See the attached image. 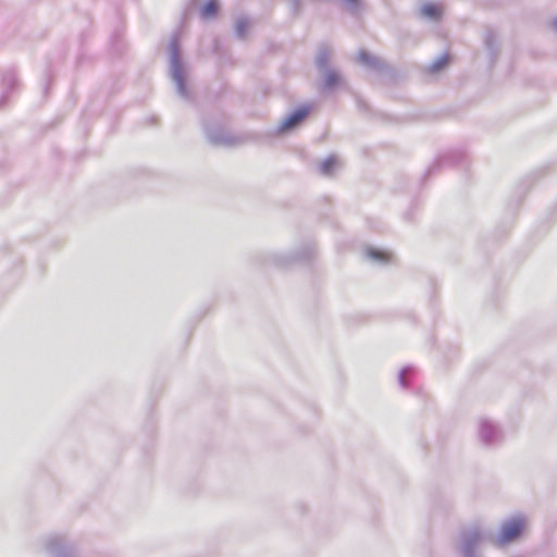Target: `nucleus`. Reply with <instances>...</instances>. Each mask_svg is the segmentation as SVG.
Here are the masks:
<instances>
[{
    "label": "nucleus",
    "instance_id": "f257e3e1",
    "mask_svg": "<svg viewBox=\"0 0 557 557\" xmlns=\"http://www.w3.org/2000/svg\"><path fill=\"white\" fill-rule=\"evenodd\" d=\"M524 523L521 519H515L507 524H505L502 529L500 536H499V543L506 544L508 542L513 541L517 539L523 531Z\"/></svg>",
    "mask_w": 557,
    "mask_h": 557
},
{
    "label": "nucleus",
    "instance_id": "f03ea898",
    "mask_svg": "<svg viewBox=\"0 0 557 557\" xmlns=\"http://www.w3.org/2000/svg\"><path fill=\"white\" fill-rule=\"evenodd\" d=\"M309 108H300L297 111H295L293 114H290L287 119L284 120L283 124L281 125L282 131H287L294 126H296L299 122H301L309 113Z\"/></svg>",
    "mask_w": 557,
    "mask_h": 557
},
{
    "label": "nucleus",
    "instance_id": "7ed1b4c3",
    "mask_svg": "<svg viewBox=\"0 0 557 557\" xmlns=\"http://www.w3.org/2000/svg\"><path fill=\"white\" fill-rule=\"evenodd\" d=\"M421 12L424 16L437 20L443 13V9L436 3H426L422 7Z\"/></svg>",
    "mask_w": 557,
    "mask_h": 557
},
{
    "label": "nucleus",
    "instance_id": "20e7f679",
    "mask_svg": "<svg viewBox=\"0 0 557 557\" xmlns=\"http://www.w3.org/2000/svg\"><path fill=\"white\" fill-rule=\"evenodd\" d=\"M219 3L216 0L208 1L202 8V16L206 18H210L218 13Z\"/></svg>",
    "mask_w": 557,
    "mask_h": 557
},
{
    "label": "nucleus",
    "instance_id": "39448f33",
    "mask_svg": "<svg viewBox=\"0 0 557 557\" xmlns=\"http://www.w3.org/2000/svg\"><path fill=\"white\" fill-rule=\"evenodd\" d=\"M336 165H337L336 158L330 157V158L325 159L320 164V172L325 174V175H329V174H331L333 172V170L335 169Z\"/></svg>",
    "mask_w": 557,
    "mask_h": 557
},
{
    "label": "nucleus",
    "instance_id": "423d86ee",
    "mask_svg": "<svg viewBox=\"0 0 557 557\" xmlns=\"http://www.w3.org/2000/svg\"><path fill=\"white\" fill-rule=\"evenodd\" d=\"M449 61L450 60H449V57L447 54L442 55L436 62H434L431 65V71L433 73L441 71L442 69H444L449 63Z\"/></svg>",
    "mask_w": 557,
    "mask_h": 557
},
{
    "label": "nucleus",
    "instance_id": "0eeeda50",
    "mask_svg": "<svg viewBox=\"0 0 557 557\" xmlns=\"http://www.w3.org/2000/svg\"><path fill=\"white\" fill-rule=\"evenodd\" d=\"M368 255H369V257H371L373 259H380V260H387L388 259L387 253H385L383 251L374 250V249H370L368 251Z\"/></svg>",
    "mask_w": 557,
    "mask_h": 557
},
{
    "label": "nucleus",
    "instance_id": "6e6552de",
    "mask_svg": "<svg viewBox=\"0 0 557 557\" xmlns=\"http://www.w3.org/2000/svg\"><path fill=\"white\" fill-rule=\"evenodd\" d=\"M248 27V22L245 20H240L237 22L236 30L238 35L243 36L245 34V29Z\"/></svg>",
    "mask_w": 557,
    "mask_h": 557
},
{
    "label": "nucleus",
    "instance_id": "1a4fd4ad",
    "mask_svg": "<svg viewBox=\"0 0 557 557\" xmlns=\"http://www.w3.org/2000/svg\"><path fill=\"white\" fill-rule=\"evenodd\" d=\"M359 60L363 63H368L370 62V55L367 52L361 51L359 52Z\"/></svg>",
    "mask_w": 557,
    "mask_h": 557
},
{
    "label": "nucleus",
    "instance_id": "9d476101",
    "mask_svg": "<svg viewBox=\"0 0 557 557\" xmlns=\"http://www.w3.org/2000/svg\"><path fill=\"white\" fill-rule=\"evenodd\" d=\"M555 25H556V27H557V20L555 21Z\"/></svg>",
    "mask_w": 557,
    "mask_h": 557
}]
</instances>
